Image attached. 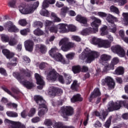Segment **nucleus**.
Here are the masks:
<instances>
[{
	"label": "nucleus",
	"mask_w": 128,
	"mask_h": 128,
	"mask_svg": "<svg viewBox=\"0 0 128 128\" xmlns=\"http://www.w3.org/2000/svg\"><path fill=\"white\" fill-rule=\"evenodd\" d=\"M50 3L48 2V0H44L43 2L42 8V9H46V8H48Z\"/></svg>",
	"instance_id": "46"
},
{
	"label": "nucleus",
	"mask_w": 128,
	"mask_h": 128,
	"mask_svg": "<svg viewBox=\"0 0 128 128\" xmlns=\"http://www.w3.org/2000/svg\"><path fill=\"white\" fill-rule=\"evenodd\" d=\"M91 26L94 30V32H98V24L94 21L91 23Z\"/></svg>",
	"instance_id": "39"
},
{
	"label": "nucleus",
	"mask_w": 128,
	"mask_h": 128,
	"mask_svg": "<svg viewBox=\"0 0 128 128\" xmlns=\"http://www.w3.org/2000/svg\"><path fill=\"white\" fill-rule=\"evenodd\" d=\"M56 128H75L74 126H66L62 122H58L55 123Z\"/></svg>",
	"instance_id": "32"
},
{
	"label": "nucleus",
	"mask_w": 128,
	"mask_h": 128,
	"mask_svg": "<svg viewBox=\"0 0 128 128\" xmlns=\"http://www.w3.org/2000/svg\"><path fill=\"white\" fill-rule=\"evenodd\" d=\"M34 100L36 104L39 106L38 108H40L38 112V116L40 118H42L44 116V114L48 112V106H46V102L44 100V98L40 96H34Z\"/></svg>",
	"instance_id": "2"
},
{
	"label": "nucleus",
	"mask_w": 128,
	"mask_h": 128,
	"mask_svg": "<svg viewBox=\"0 0 128 128\" xmlns=\"http://www.w3.org/2000/svg\"><path fill=\"white\" fill-rule=\"evenodd\" d=\"M110 10L112 12H115L116 14H120V10H118V8L114 6H112L110 7Z\"/></svg>",
	"instance_id": "37"
},
{
	"label": "nucleus",
	"mask_w": 128,
	"mask_h": 128,
	"mask_svg": "<svg viewBox=\"0 0 128 128\" xmlns=\"http://www.w3.org/2000/svg\"><path fill=\"white\" fill-rule=\"evenodd\" d=\"M59 26L60 30H63V32H66V27L70 32H76V27L72 24L68 25V24H59Z\"/></svg>",
	"instance_id": "18"
},
{
	"label": "nucleus",
	"mask_w": 128,
	"mask_h": 128,
	"mask_svg": "<svg viewBox=\"0 0 128 128\" xmlns=\"http://www.w3.org/2000/svg\"><path fill=\"white\" fill-rule=\"evenodd\" d=\"M64 76L65 78L66 84H72V76L66 73H64Z\"/></svg>",
	"instance_id": "27"
},
{
	"label": "nucleus",
	"mask_w": 128,
	"mask_h": 128,
	"mask_svg": "<svg viewBox=\"0 0 128 128\" xmlns=\"http://www.w3.org/2000/svg\"><path fill=\"white\" fill-rule=\"evenodd\" d=\"M108 30V26H104L101 28L100 29V32H106Z\"/></svg>",
	"instance_id": "63"
},
{
	"label": "nucleus",
	"mask_w": 128,
	"mask_h": 128,
	"mask_svg": "<svg viewBox=\"0 0 128 128\" xmlns=\"http://www.w3.org/2000/svg\"><path fill=\"white\" fill-rule=\"evenodd\" d=\"M98 16L100 18H106L108 14L104 12H98Z\"/></svg>",
	"instance_id": "51"
},
{
	"label": "nucleus",
	"mask_w": 128,
	"mask_h": 128,
	"mask_svg": "<svg viewBox=\"0 0 128 128\" xmlns=\"http://www.w3.org/2000/svg\"><path fill=\"white\" fill-rule=\"evenodd\" d=\"M76 20L77 22H80V24H86L88 22V19L86 17H83L80 15L77 16Z\"/></svg>",
	"instance_id": "28"
},
{
	"label": "nucleus",
	"mask_w": 128,
	"mask_h": 128,
	"mask_svg": "<svg viewBox=\"0 0 128 128\" xmlns=\"http://www.w3.org/2000/svg\"><path fill=\"white\" fill-rule=\"evenodd\" d=\"M40 122V118L38 116L34 117L32 119V122H33V124H36Z\"/></svg>",
	"instance_id": "48"
},
{
	"label": "nucleus",
	"mask_w": 128,
	"mask_h": 128,
	"mask_svg": "<svg viewBox=\"0 0 128 128\" xmlns=\"http://www.w3.org/2000/svg\"><path fill=\"white\" fill-rule=\"evenodd\" d=\"M45 24L46 28L48 26H52V21L47 20L45 22Z\"/></svg>",
	"instance_id": "61"
},
{
	"label": "nucleus",
	"mask_w": 128,
	"mask_h": 128,
	"mask_svg": "<svg viewBox=\"0 0 128 128\" xmlns=\"http://www.w3.org/2000/svg\"><path fill=\"white\" fill-rule=\"evenodd\" d=\"M98 58V53L96 52H92L84 50L79 56V58L84 60L86 58V62L88 64H90L92 60H94L95 58Z\"/></svg>",
	"instance_id": "4"
},
{
	"label": "nucleus",
	"mask_w": 128,
	"mask_h": 128,
	"mask_svg": "<svg viewBox=\"0 0 128 128\" xmlns=\"http://www.w3.org/2000/svg\"><path fill=\"white\" fill-rule=\"evenodd\" d=\"M16 4V0H12L8 3V6L10 8H14Z\"/></svg>",
	"instance_id": "47"
},
{
	"label": "nucleus",
	"mask_w": 128,
	"mask_h": 128,
	"mask_svg": "<svg viewBox=\"0 0 128 128\" xmlns=\"http://www.w3.org/2000/svg\"><path fill=\"white\" fill-rule=\"evenodd\" d=\"M40 14L44 16H50V12L46 9H42L40 12Z\"/></svg>",
	"instance_id": "40"
},
{
	"label": "nucleus",
	"mask_w": 128,
	"mask_h": 128,
	"mask_svg": "<svg viewBox=\"0 0 128 128\" xmlns=\"http://www.w3.org/2000/svg\"><path fill=\"white\" fill-rule=\"evenodd\" d=\"M8 116H10V118H18V113L16 112H10V111H8L6 112Z\"/></svg>",
	"instance_id": "36"
},
{
	"label": "nucleus",
	"mask_w": 128,
	"mask_h": 128,
	"mask_svg": "<svg viewBox=\"0 0 128 128\" xmlns=\"http://www.w3.org/2000/svg\"><path fill=\"white\" fill-rule=\"evenodd\" d=\"M74 108L70 106H62L61 108V116L64 118H68V116H71L74 114Z\"/></svg>",
	"instance_id": "11"
},
{
	"label": "nucleus",
	"mask_w": 128,
	"mask_h": 128,
	"mask_svg": "<svg viewBox=\"0 0 128 128\" xmlns=\"http://www.w3.org/2000/svg\"><path fill=\"white\" fill-rule=\"evenodd\" d=\"M81 70L82 72H88V68L86 66H82Z\"/></svg>",
	"instance_id": "60"
},
{
	"label": "nucleus",
	"mask_w": 128,
	"mask_h": 128,
	"mask_svg": "<svg viewBox=\"0 0 128 128\" xmlns=\"http://www.w3.org/2000/svg\"><path fill=\"white\" fill-rule=\"evenodd\" d=\"M78 80H74L70 86V88L72 90H78Z\"/></svg>",
	"instance_id": "35"
},
{
	"label": "nucleus",
	"mask_w": 128,
	"mask_h": 128,
	"mask_svg": "<svg viewBox=\"0 0 128 128\" xmlns=\"http://www.w3.org/2000/svg\"><path fill=\"white\" fill-rule=\"evenodd\" d=\"M71 102L74 104V102H82L84 98L82 97V95L80 94H77L74 95L70 99Z\"/></svg>",
	"instance_id": "26"
},
{
	"label": "nucleus",
	"mask_w": 128,
	"mask_h": 128,
	"mask_svg": "<svg viewBox=\"0 0 128 128\" xmlns=\"http://www.w3.org/2000/svg\"><path fill=\"white\" fill-rule=\"evenodd\" d=\"M21 116L23 118H26V116H28V115L26 114V110H24L21 112Z\"/></svg>",
	"instance_id": "58"
},
{
	"label": "nucleus",
	"mask_w": 128,
	"mask_h": 128,
	"mask_svg": "<svg viewBox=\"0 0 128 128\" xmlns=\"http://www.w3.org/2000/svg\"><path fill=\"white\" fill-rule=\"evenodd\" d=\"M112 20H113L115 22H118V18L110 14H108L106 18V20H108V22L110 24H112L113 25V28L110 29V32H116V25L114 24V21Z\"/></svg>",
	"instance_id": "16"
},
{
	"label": "nucleus",
	"mask_w": 128,
	"mask_h": 128,
	"mask_svg": "<svg viewBox=\"0 0 128 128\" xmlns=\"http://www.w3.org/2000/svg\"><path fill=\"white\" fill-rule=\"evenodd\" d=\"M122 16L124 18V20L125 24H128V13L123 12Z\"/></svg>",
	"instance_id": "41"
},
{
	"label": "nucleus",
	"mask_w": 128,
	"mask_h": 128,
	"mask_svg": "<svg viewBox=\"0 0 128 128\" xmlns=\"http://www.w3.org/2000/svg\"><path fill=\"white\" fill-rule=\"evenodd\" d=\"M70 8H68V7H64L61 9V14H66L68 12Z\"/></svg>",
	"instance_id": "52"
},
{
	"label": "nucleus",
	"mask_w": 128,
	"mask_h": 128,
	"mask_svg": "<svg viewBox=\"0 0 128 128\" xmlns=\"http://www.w3.org/2000/svg\"><path fill=\"white\" fill-rule=\"evenodd\" d=\"M93 44L98 46V48H110V42L108 40H102L100 38L94 37L92 39Z\"/></svg>",
	"instance_id": "9"
},
{
	"label": "nucleus",
	"mask_w": 128,
	"mask_h": 128,
	"mask_svg": "<svg viewBox=\"0 0 128 128\" xmlns=\"http://www.w3.org/2000/svg\"><path fill=\"white\" fill-rule=\"evenodd\" d=\"M111 50L113 52H115L120 58H124L126 56V51L120 45H116L111 47Z\"/></svg>",
	"instance_id": "13"
},
{
	"label": "nucleus",
	"mask_w": 128,
	"mask_h": 128,
	"mask_svg": "<svg viewBox=\"0 0 128 128\" xmlns=\"http://www.w3.org/2000/svg\"><path fill=\"white\" fill-rule=\"evenodd\" d=\"M4 26L6 28V30H8V32H18L20 30L10 22H6L4 24Z\"/></svg>",
	"instance_id": "15"
},
{
	"label": "nucleus",
	"mask_w": 128,
	"mask_h": 128,
	"mask_svg": "<svg viewBox=\"0 0 128 128\" xmlns=\"http://www.w3.org/2000/svg\"><path fill=\"white\" fill-rule=\"evenodd\" d=\"M72 70L74 74H80L82 71V68L80 66H74L72 67Z\"/></svg>",
	"instance_id": "33"
},
{
	"label": "nucleus",
	"mask_w": 128,
	"mask_h": 128,
	"mask_svg": "<svg viewBox=\"0 0 128 128\" xmlns=\"http://www.w3.org/2000/svg\"><path fill=\"white\" fill-rule=\"evenodd\" d=\"M20 72L23 74L24 76H26L27 78H30L32 76V72L30 70L25 69L22 68L20 70Z\"/></svg>",
	"instance_id": "31"
},
{
	"label": "nucleus",
	"mask_w": 128,
	"mask_h": 128,
	"mask_svg": "<svg viewBox=\"0 0 128 128\" xmlns=\"http://www.w3.org/2000/svg\"><path fill=\"white\" fill-rule=\"evenodd\" d=\"M36 49L38 50L41 54H46V47L42 44H36Z\"/></svg>",
	"instance_id": "29"
},
{
	"label": "nucleus",
	"mask_w": 128,
	"mask_h": 128,
	"mask_svg": "<svg viewBox=\"0 0 128 128\" xmlns=\"http://www.w3.org/2000/svg\"><path fill=\"white\" fill-rule=\"evenodd\" d=\"M114 72L117 76H122L124 74V68L122 66H118L116 68Z\"/></svg>",
	"instance_id": "30"
},
{
	"label": "nucleus",
	"mask_w": 128,
	"mask_h": 128,
	"mask_svg": "<svg viewBox=\"0 0 128 128\" xmlns=\"http://www.w3.org/2000/svg\"><path fill=\"white\" fill-rule=\"evenodd\" d=\"M102 96V93L100 92V88H95L93 92H92L90 95V96L89 98V102H92L94 98H98V96Z\"/></svg>",
	"instance_id": "20"
},
{
	"label": "nucleus",
	"mask_w": 128,
	"mask_h": 128,
	"mask_svg": "<svg viewBox=\"0 0 128 128\" xmlns=\"http://www.w3.org/2000/svg\"><path fill=\"white\" fill-rule=\"evenodd\" d=\"M2 53L6 56L8 60H10V58H12L14 56V54L10 52V51L8 49H3L2 50Z\"/></svg>",
	"instance_id": "25"
},
{
	"label": "nucleus",
	"mask_w": 128,
	"mask_h": 128,
	"mask_svg": "<svg viewBox=\"0 0 128 128\" xmlns=\"http://www.w3.org/2000/svg\"><path fill=\"white\" fill-rule=\"evenodd\" d=\"M8 106H12L14 108H18V104L14 103H8Z\"/></svg>",
	"instance_id": "62"
},
{
	"label": "nucleus",
	"mask_w": 128,
	"mask_h": 128,
	"mask_svg": "<svg viewBox=\"0 0 128 128\" xmlns=\"http://www.w3.org/2000/svg\"><path fill=\"white\" fill-rule=\"evenodd\" d=\"M74 56H76V54L74 52H70L66 54V58H68V60H68L70 62V60H74Z\"/></svg>",
	"instance_id": "38"
},
{
	"label": "nucleus",
	"mask_w": 128,
	"mask_h": 128,
	"mask_svg": "<svg viewBox=\"0 0 128 128\" xmlns=\"http://www.w3.org/2000/svg\"><path fill=\"white\" fill-rule=\"evenodd\" d=\"M18 24L22 26H26V19H21L18 21Z\"/></svg>",
	"instance_id": "49"
},
{
	"label": "nucleus",
	"mask_w": 128,
	"mask_h": 128,
	"mask_svg": "<svg viewBox=\"0 0 128 128\" xmlns=\"http://www.w3.org/2000/svg\"><path fill=\"white\" fill-rule=\"evenodd\" d=\"M0 74H2V76H8L6 70H5V69L2 68H0Z\"/></svg>",
	"instance_id": "50"
},
{
	"label": "nucleus",
	"mask_w": 128,
	"mask_h": 128,
	"mask_svg": "<svg viewBox=\"0 0 128 128\" xmlns=\"http://www.w3.org/2000/svg\"><path fill=\"white\" fill-rule=\"evenodd\" d=\"M48 94L50 96H56V94L60 96V94H62V90L56 87H53L52 90H49Z\"/></svg>",
	"instance_id": "23"
},
{
	"label": "nucleus",
	"mask_w": 128,
	"mask_h": 128,
	"mask_svg": "<svg viewBox=\"0 0 128 128\" xmlns=\"http://www.w3.org/2000/svg\"><path fill=\"white\" fill-rule=\"evenodd\" d=\"M91 18L92 20H94L96 24H100V22H102L100 20L96 18L95 16H92L91 17Z\"/></svg>",
	"instance_id": "54"
},
{
	"label": "nucleus",
	"mask_w": 128,
	"mask_h": 128,
	"mask_svg": "<svg viewBox=\"0 0 128 128\" xmlns=\"http://www.w3.org/2000/svg\"><path fill=\"white\" fill-rule=\"evenodd\" d=\"M36 114V108H31L30 112L28 113V116L30 118H32Z\"/></svg>",
	"instance_id": "42"
},
{
	"label": "nucleus",
	"mask_w": 128,
	"mask_h": 128,
	"mask_svg": "<svg viewBox=\"0 0 128 128\" xmlns=\"http://www.w3.org/2000/svg\"><path fill=\"white\" fill-rule=\"evenodd\" d=\"M1 88H2V90H4V92H6L7 94H10V96H11L14 98L16 100H20V92L18 90V89H16L14 88H12V92L14 94H17V96H16L14 94H12V92H10V90L6 86L4 85V86H1Z\"/></svg>",
	"instance_id": "10"
},
{
	"label": "nucleus",
	"mask_w": 128,
	"mask_h": 128,
	"mask_svg": "<svg viewBox=\"0 0 128 128\" xmlns=\"http://www.w3.org/2000/svg\"><path fill=\"white\" fill-rule=\"evenodd\" d=\"M56 52V48H52L49 52V54L56 62H60L63 64H68L70 62L64 58L62 55L60 53Z\"/></svg>",
	"instance_id": "6"
},
{
	"label": "nucleus",
	"mask_w": 128,
	"mask_h": 128,
	"mask_svg": "<svg viewBox=\"0 0 128 128\" xmlns=\"http://www.w3.org/2000/svg\"><path fill=\"white\" fill-rule=\"evenodd\" d=\"M23 60L26 62V64H30V59L26 56H24L23 57Z\"/></svg>",
	"instance_id": "59"
},
{
	"label": "nucleus",
	"mask_w": 128,
	"mask_h": 128,
	"mask_svg": "<svg viewBox=\"0 0 128 128\" xmlns=\"http://www.w3.org/2000/svg\"><path fill=\"white\" fill-rule=\"evenodd\" d=\"M126 2H128V0H120V2H118V6H124Z\"/></svg>",
	"instance_id": "55"
},
{
	"label": "nucleus",
	"mask_w": 128,
	"mask_h": 128,
	"mask_svg": "<svg viewBox=\"0 0 128 128\" xmlns=\"http://www.w3.org/2000/svg\"><path fill=\"white\" fill-rule=\"evenodd\" d=\"M69 40L68 38H64L62 39L59 42V46H62L61 50L63 52H68L70 48H74L76 44L72 42H68Z\"/></svg>",
	"instance_id": "8"
},
{
	"label": "nucleus",
	"mask_w": 128,
	"mask_h": 128,
	"mask_svg": "<svg viewBox=\"0 0 128 128\" xmlns=\"http://www.w3.org/2000/svg\"><path fill=\"white\" fill-rule=\"evenodd\" d=\"M112 117L110 116L108 120L106 122H105V124H104L105 128H110V124H112Z\"/></svg>",
	"instance_id": "43"
},
{
	"label": "nucleus",
	"mask_w": 128,
	"mask_h": 128,
	"mask_svg": "<svg viewBox=\"0 0 128 128\" xmlns=\"http://www.w3.org/2000/svg\"><path fill=\"white\" fill-rule=\"evenodd\" d=\"M94 114L96 116H98V118L102 120H104L106 118V116H108V112H105L104 110H102V114H100V113L98 111H95L94 112Z\"/></svg>",
	"instance_id": "24"
},
{
	"label": "nucleus",
	"mask_w": 128,
	"mask_h": 128,
	"mask_svg": "<svg viewBox=\"0 0 128 128\" xmlns=\"http://www.w3.org/2000/svg\"><path fill=\"white\" fill-rule=\"evenodd\" d=\"M6 122L11 124L12 126H9V128H26V126L20 122H16L10 120H6Z\"/></svg>",
	"instance_id": "22"
},
{
	"label": "nucleus",
	"mask_w": 128,
	"mask_h": 128,
	"mask_svg": "<svg viewBox=\"0 0 128 128\" xmlns=\"http://www.w3.org/2000/svg\"><path fill=\"white\" fill-rule=\"evenodd\" d=\"M122 98L124 100H128V96L126 95H123ZM126 100H117L115 102L112 100L109 102L107 106L108 112H112L118 110H120L122 106H124L125 108L128 110V103L126 104Z\"/></svg>",
	"instance_id": "1"
},
{
	"label": "nucleus",
	"mask_w": 128,
	"mask_h": 128,
	"mask_svg": "<svg viewBox=\"0 0 128 128\" xmlns=\"http://www.w3.org/2000/svg\"><path fill=\"white\" fill-rule=\"evenodd\" d=\"M102 86H106V84L109 88H114V86H116L114 80L110 76H107L105 79H102Z\"/></svg>",
	"instance_id": "14"
},
{
	"label": "nucleus",
	"mask_w": 128,
	"mask_h": 128,
	"mask_svg": "<svg viewBox=\"0 0 128 128\" xmlns=\"http://www.w3.org/2000/svg\"><path fill=\"white\" fill-rule=\"evenodd\" d=\"M112 56H110L106 54H102L100 57V62L102 64V66H104V64L106 66V64H108V62L109 60H110Z\"/></svg>",
	"instance_id": "21"
},
{
	"label": "nucleus",
	"mask_w": 128,
	"mask_h": 128,
	"mask_svg": "<svg viewBox=\"0 0 128 128\" xmlns=\"http://www.w3.org/2000/svg\"><path fill=\"white\" fill-rule=\"evenodd\" d=\"M8 42V44L11 46H14L18 44V40L14 38H11L9 39Z\"/></svg>",
	"instance_id": "34"
},
{
	"label": "nucleus",
	"mask_w": 128,
	"mask_h": 128,
	"mask_svg": "<svg viewBox=\"0 0 128 128\" xmlns=\"http://www.w3.org/2000/svg\"><path fill=\"white\" fill-rule=\"evenodd\" d=\"M38 6H40L38 1L34 2V4H30L27 6L21 4L19 6V10L22 14H30L34 12L36 8H38Z\"/></svg>",
	"instance_id": "3"
},
{
	"label": "nucleus",
	"mask_w": 128,
	"mask_h": 128,
	"mask_svg": "<svg viewBox=\"0 0 128 128\" xmlns=\"http://www.w3.org/2000/svg\"><path fill=\"white\" fill-rule=\"evenodd\" d=\"M12 62H14V63L11 62V63L10 64V66H16V64H18L16 63V62H18V58H14L12 59Z\"/></svg>",
	"instance_id": "56"
},
{
	"label": "nucleus",
	"mask_w": 128,
	"mask_h": 128,
	"mask_svg": "<svg viewBox=\"0 0 128 128\" xmlns=\"http://www.w3.org/2000/svg\"><path fill=\"white\" fill-rule=\"evenodd\" d=\"M120 62V60L118 58L115 57L112 60L110 64H106L103 68V72H108V70H114V66L118 64V63Z\"/></svg>",
	"instance_id": "12"
},
{
	"label": "nucleus",
	"mask_w": 128,
	"mask_h": 128,
	"mask_svg": "<svg viewBox=\"0 0 128 128\" xmlns=\"http://www.w3.org/2000/svg\"><path fill=\"white\" fill-rule=\"evenodd\" d=\"M13 76H16V78L28 90H32L34 88V84L32 82L28 81V80H25L22 81L23 80L24 77L20 75V74L19 72H14L13 73Z\"/></svg>",
	"instance_id": "7"
},
{
	"label": "nucleus",
	"mask_w": 128,
	"mask_h": 128,
	"mask_svg": "<svg viewBox=\"0 0 128 128\" xmlns=\"http://www.w3.org/2000/svg\"><path fill=\"white\" fill-rule=\"evenodd\" d=\"M39 68L40 70H44V68H46V63L42 62L39 65Z\"/></svg>",
	"instance_id": "64"
},
{
	"label": "nucleus",
	"mask_w": 128,
	"mask_h": 128,
	"mask_svg": "<svg viewBox=\"0 0 128 128\" xmlns=\"http://www.w3.org/2000/svg\"><path fill=\"white\" fill-rule=\"evenodd\" d=\"M72 38H73L74 40H76V42H80L82 40V39L78 36H72Z\"/></svg>",
	"instance_id": "57"
},
{
	"label": "nucleus",
	"mask_w": 128,
	"mask_h": 128,
	"mask_svg": "<svg viewBox=\"0 0 128 128\" xmlns=\"http://www.w3.org/2000/svg\"><path fill=\"white\" fill-rule=\"evenodd\" d=\"M34 76L36 80V84H39V86H37L38 90H42V88H44V80H42V76L36 73Z\"/></svg>",
	"instance_id": "17"
},
{
	"label": "nucleus",
	"mask_w": 128,
	"mask_h": 128,
	"mask_svg": "<svg viewBox=\"0 0 128 128\" xmlns=\"http://www.w3.org/2000/svg\"><path fill=\"white\" fill-rule=\"evenodd\" d=\"M51 16H52V18H53L54 22H60V18L56 16V14L52 12L51 14Z\"/></svg>",
	"instance_id": "45"
},
{
	"label": "nucleus",
	"mask_w": 128,
	"mask_h": 128,
	"mask_svg": "<svg viewBox=\"0 0 128 128\" xmlns=\"http://www.w3.org/2000/svg\"><path fill=\"white\" fill-rule=\"evenodd\" d=\"M58 78L59 82L64 84L65 80L64 76L60 75L54 69L50 70L48 74V80L52 82H56Z\"/></svg>",
	"instance_id": "5"
},
{
	"label": "nucleus",
	"mask_w": 128,
	"mask_h": 128,
	"mask_svg": "<svg viewBox=\"0 0 128 128\" xmlns=\"http://www.w3.org/2000/svg\"><path fill=\"white\" fill-rule=\"evenodd\" d=\"M46 126H52V122L50 119H47L44 122Z\"/></svg>",
	"instance_id": "53"
},
{
	"label": "nucleus",
	"mask_w": 128,
	"mask_h": 128,
	"mask_svg": "<svg viewBox=\"0 0 128 128\" xmlns=\"http://www.w3.org/2000/svg\"><path fill=\"white\" fill-rule=\"evenodd\" d=\"M24 48L27 52H32L34 50V43L33 40H26L24 42Z\"/></svg>",
	"instance_id": "19"
},
{
	"label": "nucleus",
	"mask_w": 128,
	"mask_h": 128,
	"mask_svg": "<svg viewBox=\"0 0 128 128\" xmlns=\"http://www.w3.org/2000/svg\"><path fill=\"white\" fill-rule=\"evenodd\" d=\"M1 38L2 42H8L10 41V37L4 34L2 35Z\"/></svg>",
	"instance_id": "44"
}]
</instances>
